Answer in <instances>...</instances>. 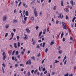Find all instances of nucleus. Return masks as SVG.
<instances>
[{"label": "nucleus", "mask_w": 76, "mask_h": 76, "mask_svg": "<svg viewBox=\"0 0 76 76\" xmlns=\"http://www.w3.org/2000/svg\"><path fill=\"white\" fill-rule=\"evenodd\" d=\"M27 74H28V76H30V72L28 71V72Z\"/></svg>", "instance_id": "09e8293b"}, {"label": "nucleus", "mask_w": 76, "mask_h": 76, "mask_svg": "<svg viewBox=\"0 0 76 76\" xmlns=\"http://www.w3.org/2000/svg\"><path fill=\"white\" fill-rule=\"evenodd\" d=\"M64 76H69V73H67L65 75H64Z\"/></svg>", "instance_id": "de8ad7c7"}, {"label": "nucleus", "mask_w": 76, "mask_h": 76, "mask_svg": "<svg viewBox=\"0 0 76 76\" xmlns=\"http://www.w3.org/2000/svg\"><path fill=\"white\" fill-rule=\"evenodd\" d=\"M9 24H8L6 26V27H5V28H8L9 27Z\"/></svg>", "instance_id": "aec40b11"}, {"label": "nucleus", "mask_w": 76, "mask_h": 76, "mask_svg": "<svg viewBox=\"0 0 76 76\" xmlns=\"http://www.w3.org/2000/svg\"><path fill=\"white\" fill-rule=\"evenodd\" d=\"M57 7V6H55L53 7V10H56V8Z\"/></svg>", "instance_id": "b1692460"}, {"label": "nucleus", "mask_w": 76, "mask_h": 76, "mask_svg": "<svg viewBox=\"0 0 76 76\" xmlns=\"http://www.w3.org/2000/svg\"><path fill=\"white\" fill-rule=\"evenodd\" d=\"M2 66L4 67H6V65H5V64H4V63H3V64H2Z\"/></svg>", "instance_id": "c85d7f7f"}, {"label": "nucleus", "mask_w": 76, "mask_h": 76, "mask_svg": "<svg viewBox=\"0 0 76 76\" xmlns=\"http://www.w3.org/2000/svg\"><path fill=\"white\" fill-rule=\"evenodd\" d=\"M36 28V30H37V29H38V28H39V27H38V26H36L35 27Z\"/></svg>", "instance_id": "603ef678"}, {"label": "nucleus", "mask_w": 76, "mask_h": 76, "mask_svg": "<svg viewBox=\"0 0 76 76\" xmlns=\"http://www.w3.org/2000/svg\"><path fill=\"white\" fill-rule=\"evenodd\" d=\"M42 42L41 40H38V42Z\"/></svg>", "instance_id": "338daca9"}, {"label": "nucleus", "mask_w": 76, "mask_h": 76, "mask_svg": "<svg viewBox=\"0 0 76 76\" xmlns=\"http://www.w3.org/2000/svg\"><path fill=\"white\" fill-rule=\"evenodd\" d=\"M2 69L3 70V73H4V69L3 68V67H2Z\"/></svg>", "instance_id": "412c9836"}, {"label": "nucleus", "mask_w": 76, "mask_h": 76, "mask_svg": "<svg viewBox=\"0 0 76 76\" xmlns=\"http://www.w3.org/2000/svg\"><path fill=\"white\" fill-rule=\"evenodd\" d=\"M6 19H7V17L6 16H4L2 19L3 21H6Z\"/></svg>", "instance_id": "423d86ee"}, {"label": "nucleus", "mask_w": 76, "mask_h": 76, "mask_svg": "<svg viewBox=\"0 0 76 76\" xmlns=\"http://www.w3.org/2000/svg\"><path fill=\"white\" fill-rule=\"evenodd\" d=\"M17 39H19L20 38V37H19V36H17Z\"/></svg>", "instance_id": "3c124183"}, {"label": "nucleus", "mask_w": 76, "mask_h": 76, "mask_svg": "<svg viewBox=\"0 0 76 76\" xmlns=\"http://www.w3.org/2000/svg\"><path fill=\"white\" fill-rule=\"evenodd\" d=\"M28 11H26V13H25V15H26V16H28Z\"/></svg>", "instance_id": "ddd939ff"}, {"label": "nucleus", "mask_w": 76, "mask_h": 76, "mask_svg": "<svg viewBox=\"0 0 76 76\" xmlns=\"http://www.w3.org/2000/svg\"><path fill=\"white\" fill-rule=\"evenodd\" d=\"M13 31H14V32H16V29H13Z\"/></svg>", "instance_id": "774afa93"}, {"label": "nucleus", "mask_w": 76, "mask_h": 76, "mask_svg": "<svg viewBox=\"0 0 76 76\" xmlns=\"http://www.w3.org/2000/svg\"><path fill=\"white\" fill-rule=\"evenodd\" d=\"M22 22L23 23H26V22L24 21L23 20H22Z\"/></svg>", "instance_id": "e2e57ef3"}, {"label": "nucleus", "mask_w": 76, "mask_h": 76, "mask_svg": "<svg viewBox=\"0 0 76 76\" xmlns=\"http://www.w3.org/2000/svg\"><path fill=\"white\" fill-rule=\"evenodd\" d=\"M56 24L57 25L58 24V23H59V21H58V20H57L56 21Z\"/></svg>", "instance_id": "72a5a7b5"}, {"label": "nucleus", "mask_w": 76, "mask_h": 76, "mask_svg": "<svg viewBox=\"0 0 76 76\" xmlns=\"http://www.w3.org/2000/svg\"><path fill=\"white\" fill-rule=\"evenodd\" d=\"M11 35L12 36V37H13V36L14 35V33H13V32H12L11 33Z\"/></svg>", "instance_id": "393cba45"}, {"label": "nucleus", "mask_w": 76, "mask_h": 76, "mask_svg": "<svg viewBox=\"0 0 76 76\" xmlns=\"http://www.w3.org/2000/svg\"><path fill=\"white\" fill-rule=\"evenodd\" d=\"M30 53V50H28L27 52V54H29Z\"/></svg>", "instance_id": "69168bd1"}, {"label": "nucleus", "mask_w": 76, "mask_h": 76, "mask_svg": "<svg viewBox=\"0 0 76 76\" xmlns=\"http://www.w3.org/2000/svg\"><path fill=\"white\" fill-rule=\"evenodd\" d=\"M47 71H46L44 72V74H47Z\"/></svg>", "instance_id": "13d9d810"}, {"label": "nucleus", "mask_w": 76, "mask_h": 76, "mask_svg": "<svg viewBox=\"0 0 76 76\" xmlns=\"http://www.w3.org/2000/svg\"><path fill=\"white\" fill-rule=\"evenodd\" d=\"M20 42H18V47H20Z\"/></svg>", "instance_id": "2eb2a0df"}, {"label": "nucleus", "mask_w": 76, "mask_h": 76, "mask_svg": "<svg viewBox=\"0 0 76 76\" xmlns=\"http://www.w3.org/2000/svg\"><path fill=\"white\" fill-rule=\"evenodd\" d=\"M38 72V69H37L36 70H35L34 72V74H36Z\"/></svg>", "instance_id": "4468645a"}, {"label": "nucleus", "mask_w": 76, "mask_h": 76, "mask_svg": "<svg viewBox=\"0 0 76 76\" xmlns=\"http://www.w3.org/2000/svg\"><path fill=\"white\" fill-rule=\"evenodd\" d=\"M48 48H46V49L45 50V53H47V51H48Z\"/></svg>", "instance_id": "dca6fc26"}, {"label": "nucleus", "mask_w": 76, "mask_h": 76, "mask_svg": "<svg viewBox=\"0 0 76 76\" xmlns=\"http://www.w3.org/2000/svg\"><path fill=\"white\" fill-rule=\"evenodd\" d=\"M24 37H23V39H25V40H26V39H28V36H27V35L25 34L24 35Z\"/></svg>", "instance_id": "20e7f679"}, {"label": "nucleus", "mask_w": 76, "mask_h": 76, "mask_svg": "<svg viewBox=\"0 0 76 76\" xmlns=\"http://www.w3.org/2000/svg\"><path fill=\"white\" fill-rule=\"evenodd\" d=\"M58 50H60V46H59L57 48Z\"/></svg>", "instance_id": "8fccbe9b"}, {"label": "nucleus", "mask_w": 76, "mask_h": 76, "mask_svg": "<svg viewBox=\"0 0 76 76\" xmlns=\"http://www.w3.org/2000/svg\"><path fill=\"white\" fill-rule=\"evenodd\" d=\"M43 72H44L45 70V67H44L42 69Z\"/></svg>", "instance_id": "49530a36"}, {"label": "nucleus", "mask_w": 76, "mask_h": 76, "mask_svg": "<svg viewBox=\"0 0 76 76\" xmlns=\"http://www.w3.org/2000/svg\"><path fill=\"white\" fill-rule=\"evenodd\" d=\"M59 15H60L59 17H60L61 19H63V15H62L61 17V15L62 14L61 13V14H59Z\"/></svg>", "instance_id": "6e6552de"}, {"label": "nucleus", "mask_w": 76, "mask_h": 76, "mask_svg": "<svg viewBox=\"0 0 76 76\" xmlns=\"http://www.w3.org/2000/svg\"><path fill=\"white\" fill-rule=\"evenodd\" d=\"M18 54H19V53H18V51L17 50L16 52V55H18Z\"/></svg>", "instance_id": "37998d69"}, {"label": "nucleus", "mask_w": 76, "mask_h": 76, "mask_svg": "<svg viewBox=\"0 0 76 76\" xmlns=\"http://www.w3.org/2000/svg\"><path fill=\"white\" fill-rule=\"evenodd\" d=\"M27 18H28V17H26L24 18V20L25 21H26V20H27Z\"/></svg>", "instance_id": "5701e85b"}, {"label": "nucleus", "mask_w": 76, "mask_h": 76, "mask_svg": "<svg viewBox=\"0 0 76 76\" xmlns=\"http://www.w3.org/2000/svg\"><path fill=\"white\" fill-rule=\"evenodd\" d=\"M45 58L42 61V64H43V63H44V61H45Z\"/></svg>", "instance_id": "7c9ffc66"}, {"label": "nucleus", "mask_w": 76, "mask_h": 76, "mask_svg": "<svg viewBox=\"0 0 76 76\" xmlns=\"http://www.w3.org/2000/svg\"><path fill=\"white\" fill-rule=\"evenodd\" d=\"M21 54H22V55H23V54H24V52L23 51L22 52Z\"/></svg>", "instance_id": "bf43d9fd"}, {"label": "nucleus", "mask_w": 76, "mask_h": 76, "mask_svg": "<svg viewBox=\"0 0 76 76\" xmlns=\"http://www.w3.org/2000/svg\"><path fill=\"white\" fill-rule=\"evenodd\" d=\"M42 12H39L40 16H42Z\"/></svg>", "instance_id": "bb28decb"}, {"label": "nucleus", "mask_w": 76, "mask_h": 76, "mask_svg": "<svg viewBox=\"0 0 76 76\" xmlns=\"http://www.w3.org/2000/svg\"><path fill=\"white\" fill-rule=\"evenodd\" d=\"M46 31H47V29H46V28H45L44 30L43 31V32H46Z\"/></svg>", "instance_id": "864d4df0"}, {"label": "nucleus", "mask_w": 76, "mask_h": 76, "mask_svg": "<svg viewBox=\"0 0 76 76\" xmlns=\"http://www.w3.org/2000/svg\"><path fill=\"white\" fill-rule=\"evenodd\" d=\"M73 76V75L72 74H69V76Z\"/></svg>", "instance_id": "052dcab7"}, {"label": "nucleus", "mask_w": 76, "mask_h": 76, "mask_svg": "<svg viewBox=\"0 0 76 76\" xmlns=\"http://www.w3.org/2000/svg\"><path fill=\"white\" fill-rule=\"evenodd\" d=\"M41 56V53H39V54L37 55V56L38 57H39V56Z\"/></svg>", "instance_id": "c03bdc74"}, {"label": "nucleus", "mask_w": 76, "mask_h": 76, "mask_svg": "<svg viewBox=\"0 0 76 76\" xmlns=\"http://www.w3.org/2000/svg\"><path fill=\"white\" fill-rule=\"evenodd\" d=\"M14 60H15V61H18V60H17V59H16V58H15Z\"/></svg>", "instance_id": "680f3d73"}, {"label": "nucleus", "mask_w": 76, "mask_h": 76, "mask_svg": "<svg viewBox=\"0 0 76 76\" xmlns=\"http://www.w3.org/2000/svg\"><path fill=\"white\" fill-rule=\"evenodd\" d=\"M13 22L14 23H16L17 22H18V20H14L13 21Z\"/></svg>", "instance_id": "f8f14e48"}, {"label": "nucleus", "mask_w": 76, "mask_h": 76, "mask_svg": "<svg viewBox=\"0 0 76 76\" xmlns=\"http://www.w3.org/2000/svg\"><path fill=\"white\" fill-rule=\"evenodd\" d=\"M35 44H36V42H35L34 41L32 43V44L33 45H35Z\"/></svg>", "instance_id": "58836bf2"}, {"label": "nucleus", "mask_w": 76, "mask_h": 76, "mask_svg": "<svg viewBox=\"0 0 76 76\" xmlns=\"http://www.w3.org/2000/svg\"><path fill=\"white\" fill-rule=\"evenodd\" d=\"M34 70H31V73H32V74H33V73H34Z\"/></svg>", "instance_id": "4d7b16f0"}, {"label": "nucleus", "mask_w": 76, "mask_h": 76, "mask_svg": "<svg viewBox=\"0 0 76 76\" xmlns=\"http://www.w3.org/2000/svg\"><path fill=\"white\" fill-rule=\"evenodd\" d=\"M22 4V2H20L18 4V7H19L20 6V5Z\"/></svg>", "instance_id": "a878e982"}, {"label": "nucleus", "mask_w": 76, "mask_h": 76, "mask_svg": "<svg viewBox=\"0 0 76 76\" xmlns=\"http://www.w3.org/2000/svg\"><path fill=\"white\" fill-rule=\"evenodd\" d=\"M65 40H66V39H65V38L64 37L62 39V41L63 42H64Z\"/></svg>", "instance_id": "f704fd0d"}, {"label": "nucleus", "mask_w": 76, "mask_h": 76, "mask_svg": "<svg viewBox=\"0 0 76 76\" xmlns=\"http://www.w3.org/2000/svg\"><path fill=\"white\" fill-rule=\"evenodd\" d=\"M31 58L32 59V60H35V57L32 56L31 57Z\"/></svg>", "instance_id": "cd10ccee"}, {"label": "nucleus", "mask_w": 76, "mask_h": 76, "mask_svg": "<svg viewBox=\"0 0 76 76\" xmlns=\"http://www.w3.org/2000/svg\"><path fill=\"white\" fill-rule=\"evenodd\" d=\"M23 6H24V7H25V6H26V4H25V3H23Z\"/></svg>", "instance_id": "0e129e2a"}, {"label": "nucleus", "mask_w": 76, "mask_h": 76, "mask_svg": "<svg viewBox=\"0 0 76 76\" xmlns=\"http://www.w3.org/2000/svg\"><path fill=\"white\" fill-rule=\"evenodd\" d=\"M58 53L59 54H62V53H63V51H62V50H60L59 51Z\"/></svg>", "instance_id": "a211bd4d"}, {"label": "nucleus", "mask_w": 76, "mask_h": 76, "mask_svg": "<svg viewBox=\"0 0 76 76\" xmlns=\"http://www.w3.org/2000/svg\"><path fill=\"white\" fill-rule=\"evenodd\" d=\"M15 50H14V51H13L12 53V55H14V54H15Z\"/></svg>", "instance_id": "473e14b6"}, {"label": "nucleus", "mask_w": 76, "mask_h": 76, "mask_svg": "<svg viewBox=\"0 0 76 76\" xmlns=\"http://www.w3.org/2000/svg\"><path fill=\"white\" fill-rule=\"evenodd\" d=\"M61 6H64V5H63V1L62 0L61 1Z\"/></svg>", "instance_id": "f3484780"}, {"label": "nucleus", "mask_w": 76, "mask_h": 76, "mask_svg": "<svg viewBox=\"0 0 76 76\" xmlns=\"http://www.w3.org/2000/svg\"><path fill=\"white\" fill-rule=\"evenodd\" d=\"M34 13L35 17L38 16V12L37 11V9L34 8Z\"/></svg>", "instance_id": "f257e3e1"}, {"label": "nucleus", "mask_w": 76, "mask_h": 76, "mask_svg": "<svg viewBox=\"0 0 76 76\" xmlns=\"http://www.w3.org/2000/svg\"><path fill=\"white\" fill-rule=\"evenodd\" d=\"M70 3H71L72 6H73L74 5V2L73 1V0H71L70 1Z\"/></svg>", "instance_id": "9d476101"}, {"label": "nucleus", "mask_w": 76, "mask_h": 76, "mask_svg": "<svg viewBox=\"0 0 76 76\" xmlns=\"http://www.w3.org/2000/svg\"><path fill=\"white\" fill-rule=\"evenodd\" d=\"M66 63H67V60H65V61L64 62V65H66Z\"/></svg>", "instance_id": "4c0bfd02"}, {"label": "nucleus", "mask_w": 76, "mask_h": 76, "mask_svg": "<svg viewBox=\"0 0 76 76\" xmlns=\"http://www.w3.org/2000/svg\"><path fill=\"white\" fill-rule=\"evenodd\" d=\"M37 48H39V45H37Z\"/></svg>", "instance_id": "e433bc0d"}, {"label": "nucleus", "mask_w": 76, "mask_h": 76, "mask_svg": "<svg viewBox=\"0 0 76 76\" xmlns=\"http://www.w3.org/2000/svg\"><path fill=\"white\" fill-rule=\"evenodd\" d=\"M14 47L15 48H17V45L16 44V43H14Z\"/></svg>", "instance_id": "9b49d317"}, {"label": "nucleus", "mask_w": 76, "mask_h": 76, "mask_svg": "<svg viewBox=\"0 0 76 76\" xmlns=\"http://www.w3.org/2000/svg\"><path fill=\"white\" fill-rule=\"evenodd\" d=\"M66 20H67V19H69V17H68V16H66Z\"/></svg>", "instance_id": "5fc2aeb1"}, {"label": "nucleus", "mask_w": 76, "mask_h": 76, "mask_svg": "<svg viewBox=\"0 0 76 76\" xmlns=\"http://www.w3.org/2000/svg\"><path fill=\"white\" fill-rule=\"evenodd\" d=\"M55 74H56V72H52V75H55Z\"/></svg>", "instance_id": "ea45409f"}, {"label": "nucleus", "mask_w": 76, "mask_h": 76, "mask_svg": "<svg viewBox=\"0 0 76 76\" xmlns=\"http://www.w3.org/2000/svg\"><path fill=\"white\" fill-rule=\"evenodd\" d=\"M42 31H40L39 34V36H41V34H42Z\"/></svg>", "instance_id": "4be33fe9"}, {"label": "nucleus", "mask_w": 76, "mask_h": 76, "mask_svg": "<svg viewBox=\"0 0 76 76\" xmlns=\"http://www.w3.org/2000/svg\"><path fill=\"white\" fill-rule=\"evenodd\" d=\"M25 31L28 32V33H29L30 32V30L29 29V28H26Z\"/></svg>", "instance_id": "39448f33"}, {"label": "nucleus", "mask_w": 76, "mask_h": 76, "mask_svg": "<svg viewBox=\"0 0 76 76\" xmlns=\"http://www.w3.org/2000/svg\"><path fill=\"white\" fill-rule=\"evenodd\" d=\"M64 33H63V32H62L61 35V38H63V34H64Z\"/></svg>", "instance_id": "2f4dec72"}, {"label": "nucleus", "mask_w": 76, "mask_h": 76, "mask_svg": "<svg viewBox=\"0 0 76 76\" xmlns=\"http://www.w3.org/2000/svg\"><path fill=\"white\" fill-rule=\"evenodd\" d=\"M31 19L32 20H34V17H32L31 18Z\"/></svg>", "instance_id": "c9c22d12"}, {"label": "nucleus", "mask_w": 76, "mask_h": 76, "mask_svg": "<svg viewBox=\"0 0 76 76\" xmlns=\"http://www.w3.org/2000/svg\"><path fill=\"white\" fill-rule=\"evenodd\" d=\"M64 10L65 12H68V10H67V9H66V8H65Z\"/></svg>", "instance_id": "79ce46f5"}, {"label": "nucleus", "mask_w": 76, "mask_h": 76, "mask_svg": "<svg viewBox=\"0 0 76 76\" xmlns=\"http://www.w3.org/2000/svg\"><path fill=\"white\" fill-rule=\"evenodd\" d=\"M54 44V40H53L50 43V44L51 45H53Z\"/></svg>", "instance_id": "1a4fd4ad"}, {"label": "nucleus", "mask_w": 76, "mask_h": 76, "mask_svg": "<svg viewBox=\"0 0 76 76\" xmlns=\"http://www.w3.org/2000/svg\"><path fill=\"white\" fill-rule=\"evenodd\" d=\"M45 44H46V42H44L43 43V46H42V47H43V48L44 47V46L45 45Z\"/></svg>", "instance_id": "c756f323"}, {"label": "nucleus", "mask_w": 76, "mask_h": 76, "mask_svg": "<svg viewBox=\"0 0 76 76\" xmlns=\"http://www.w3.org/2000/svg\"><path fill=\"white\" fill-rule=\"evenodd\" d=\"M18 64H15V67H18Z\"/></svg>", "instance_id": "6e6d98bb"}, {"label": "nucleus", "mask_w": 76, "mask_h": 76, "mask_svg": "<svg viewBox=\"0 0 76 76\" xmlns=\"http://www.w3.org/2000/svg\"><path fill=\"white\" fill-rule=\"evenodd\" d=\"M58 62H59V61H57V60H55V63H58Z\"/></svg>", "instance_id": "a19ab883"}, {"label": "nucleus", "mask_w": 76, "mask_h": 76, "mask_svg": "<svg viewBox=\"0 0 76 76\" xmlns=\"http://www.w3.org/2000/svg\"><path fill=\"white\" fill-rule=\"evenodd\" d=\"M62 25H63V29H67V28L66 27V24L64 22H62Z\"/></svg>", "instance_id": "7ed1b4c3"}, {"label": "nucleus", "mask_w": 76, "mask_h": 76, "mask_svg": "<svg viewBox=\"0 0 76 76\" xmlns=\"http://www.w3.org/2000/svg\"><path fill=\"white\" fill-rule=\"evenodd\" d=\"M31 64V62L30 61V60H29L28 61L26 64H29L30 65Z\"/></svg>", "instance_id": "0eeeda50"}, {"label": "nucleus", "mask_w": 76, "mask_h": 76, "mask_svg": "<svg viewBox=\"0 0 76 76\" xmlns=\"http://www.w3.org/2000/svg\"><path fill=\"white\" fill-rule=\"evenodd\" d=\"M2 56H3V60H5L6 58V54H5V52H3Z\"/></svg>", "instance_id": "f03ea898"}, {"label": "nucleus", "mask_w": 76, "mask_h": 76, "mask_svg": "<svg viewBox=\"0 0 76 76\" xmlns=\"http://www.w3.org/2000/svg\"><path fill=\"white\" fill-rule=\"evenodd\" d=\"M66 58H67V56H66H66H65L64 57V60H66Z\"/></svg>", "instance_id": "a18cd8bd"}, {"label": "nucleus", "mask_w": 76, "mask_h": 76, "mask_svg": "<svg viewBox=\"0 0 76 76\" xmlns=\"http://www.w3.org/2000/svg\"><path fill=\"white\" fill-rule=\"evenodd\" d=\"M8 35H9V33H6L5 34V37H7V36H8Z\"/></svg>", "instance_id": "6ab92c4d"}]
</instances>
